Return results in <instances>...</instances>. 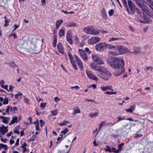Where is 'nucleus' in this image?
<instances>
[{"mask_svg": "<svg viewBox=\"0 0 153 153\" xmlns=\"http://www.w3.org/2000/svg\"><path fill=\"white\" fill-rule=\"evenodd\" d=\"M110 65L112 68L117 69L114 73V75L115 76H119L125 71L124 62L120 57L112 58V61L110 63Z\"/></svg>", "mask_w": 153, "mask_h": 153, "instance_id": "nucleus-1", "label": "nucleus"}, {"mask_svg": "<svg viewBox=\"0 0 153 153\" xmlns=\"http://www.w3.org/2000/svg\"><path fill=\"white\" fill-rule=\"evenodd\" d=\"M127 49V48H124L122 46H115L114 50L108 52V55L111 56L121 54L125 53L126 52V50Z\"/></svg>", "mask_w": 153, "mask_h": 153, "instance_id": "nucleus-2", "label": "nucleus"}, {"mask_svg": "<svg viewBox=\"0 0 153 153\" xmlns=\"http://www.w3.org/2000/svg\"><path fill=\"white\" fill-rule=\"evenodd\" d=\"M99 72L98 76L106 81L108 80L112 76L111 74L103 67L100 69Z\"/></svg>", "mask_w": 153, "mask_h": 153, "instance_id": "nucleus-3", "label": "nucleus"}, {"mask_svg": "<svg viewBox=\"0 0 153 153\" xmlns=\"http://www.w3.org/2000/svg\"><path fill=\"white\" fill-rule=\"evenodd\" d=\"M92 59L93 62H95L99 65L103 64L104 62L100 58V56L96 54H93L92 56Z\"/></svg>", "mask_w": 153, "mask_h": 153, "instance_id": "nucleus-4", "label": "nucleus"}, {"mask_svg": "<svg viewBox=\"0 0 153 153\" xmlns=\"http://www.w3.org/2000/svg\"><path fill=\"white\" fill-rule=\"evenodd\" d=\"M68 54L69 57L70 62L71 63L72 65H73V67H74L75 70H77V68L75 63L76 61L75 59H74V56H75L76 55H74V56H73L72 55L71 53L70 52V51L68 52Z\"/></svg>", "mask_w": 153, "mask_h": 153, "instance_id": "nucleus-5", "label": "nucleus"}, {"mask_svg": "<svg viewBox=\"0 0 153 153\" xmlns=\"http://www.w3.org/2000/svg\"><path fill=\"white\" fill-rule=\"evenodd\" d=\"M95 48L97 51H102L105 50V43L102 42L97 44L95 46Z\"/></svg>", "mask_w": 153, "mask_h": 153, "instance_id": "nucleus-6", "label": "nucleus"}, {"mask_svg": "<svg viewBox=\"0 0 153 153\" xmlns=\"http://www.w3.org/2000/svg\"><path fill=\"white\" fill-rule=\"evenodd\" d=\"M78 52L80 56L84 61H86L88 59V56L85 51L83 50L79 49Z\"/></svg>", "mask_w": 153, "mask_h": 153, "instance_id": "nucleus-7", "label": "nucleus"}, {"mask_svg": "<svg viewBox=\"0 0 153 153\" xmlns=\"http://www.w3.org/2000/svg\"><path fill=\"white\" fill-rule=\"evenodd\" d=\"M86 72L87 76L90 79L96 81H97L98 80V78L94 74L92 71L86 70Z\"/></svg>", "mask_w": 153, "mask_h": 153, "instance_id": "nucleus-8", "label": "nucleus"}, {"mask_svg": "<svg viewBox=\"0 0 153 153\" xmlns=\"http://www.w3.org/2000/svg\"><path fill=\"white\" fill-rule=\"evenodd\" d=\"M101 40V39L99 37H92L89 39L88 40V43L89 45H93L95 44Z\"/></svg>", "mask_w": 153, "mask_h": 153, "instance_id": "nucleus-9", "label": "nucleus"}, {"mask_svg": "<svg viewBox=\"0 0 153 153\" xmlns=\"http://www.w3.org/2000/svg\"><path fill=\"white\" fill-rule=\"evenodd\" d=\"M74 59L76 62V63L79 67V68L82 70L83 69V64L80 59L77 56H75Z\"/></svg>", "mask_w": 153, "mask_h": 153, "instance_id": "nucleus-10", "label": "nucleus"}, {"mask_svg": "<svg viewBox=\"0 0 153 153\" xmlns=\"http://www.w3.org/2000/svg\"><path fill=\"white\" fill-rule=\"evenodd\" d=\"M93 26H90L88 27H85L83 28L84 32L87 34L91 35V32Z\"/></svg>", "mask_w": 153, "mask_h": 153, "instance_id": "nucleus-11", "label": "nucleus"}, {"mask_svg": "<svg viewBox=\"0 0 153 153\" xmlns=\"http://www.w3.org/2000/svg\"><path fill=\"white\" fill-rule=\"evenodd\" d=\"M90 66L93 69L99 71H100V69L102 68L103 67V66H97V65L93 62L91 64Z\"/></svg>", "mask_w": 153, "mask_h": 153, "instance_id": "nucleus-12", "label": "nucleus"}, {"mask_svg": "<svg viewBox=\"0 0 153 153\" xmlns=\"http://www.w3.org/2000/svg\"><path fill=\"white\" fill-rule=\"evenodd\" d=\"M128 0V4L131 11V13H134V4L130 0Z\"/></svg>", "mask_w": 153, "mask_h": 153, "instance_id": "nucleus-13", "label": "nucleus"}, {"mask_svg": "<svg viewBox=\"0 0 153 153\" xmlns=\"http://www.w3.org/2000/svg\"><path fill=\"white\" fill-rule=\"evenodd\" d=\"M100 89L102 91H105L107 90H110L111 91H113V89L112 88V86L111 85L107 86H102L100 88Z\"/></svg>", "mask_w": 153, "mask_h": 153, "instance_id": "nucleus-14", "label": "nucleus"}, {"mask_svg": "<svg viewBox=\"0 0 153 153\" xmlns=\"http://www.w3.org/2000/svg\"><path fill=\"white\" fill-rule=\"evenodd\" d=\"M0 119H2L3 123L6 124H7L10 120L9 117H5L2 116H0Z\"/></svg>", "mask_w": 153, "mask_h": 153, "instance_id": "nucleus-15", "label": "nucleus"}, {"mask_svg": "<svg viewBox=\"0 0 153 153\" xmlns=\"http://www.w3.org/2000/svg\"><path fill=\"white\" fill-rule=\"evenodd\" d=\"M66 39L67 40L68 42L70 44H73V42L72 40V36L71 35L70 32L68 31L67 33Z\"/></svg>", "mask_w": 153, "mask_h": 153, "instance_id": "nucleus-16", "label": "nucleus"}, {"mask_svg": "<svg viewBox=\"0 0 153 153\" xmlns=\"http://www.w3.org/2000/svg\"><path fill=\"white\" fill-rule=\"evenodd\" d=\"M57 48L58 51L59 52L63 54H64V48L62 46L61 43L59 42L58 44Z\"/></svg>", "mask_w": 153, "mask_h": 153, "instance_id": "nucleus-17", "label": "nucleus"}, {"mask_svg": "<svg viewBox=\"0 0 153 153\" xmlns=\"http://www.w3.org/2000/svg\"><path fill=\"white\" fill-rule=\"evenodd\" d=\"M100 30L97 29H96L93 27L92 29L91 32V35H97L100 33Z\"/></svg>", "mask_w": 153, "mask_h": 153, "instance_id": "nucleus-18", "label": "nucleus"}, {"mask_svg": "<svg viewBox=\"0 0 153 153\" xmlns=\"http://www.w3.org/2000/svg\"><path fill=\"white\" fill-rule=\"evenodd\" d=\"M7 127L4 126L0 127V131L3 135H4L5 133L7 131Z\"/></svg>", "mask_w": 153, "mask_h": 153, "instance_id": "nucleus-19", "label": "nucleus"}, {"mask_svg": "<svg viewBox=\"0 0 153 153\" xmlns=\"http://www.w3.org/2000/svg\"><path fill=\"white\" fill-rule=\"evenodd\" d=\"M28 41L27 40L26 41L24 40L23 42L20 44V47H21V48H27L28 44L27 42Z\"/></svg>", "mask_w": 153, "mask_h": 153, "instance_id": "nucleus-20", "label": "nucleus"}, {"mask_svg": "<svg viewBox=\"0 0 153 153\" xmlns=\"http://www.w3.org/2000/svg\"><path fill=\"white\" fill-rule=\"evenodd\" d=\"M136 105H133L130 106L129 108L126 109V111L127 112L132 113L133 111L134 110L135 108Z\"/></svg>", "mask_w": 153, "mask_h": 153, "instance_id": "nucleus-21", "label": "nucleus"}, {"mask_svg": "<svg viewBox=\"0 0 153 153\" xmlns=\"http://www.w3.org/2000/svg\"><path fill=\"white\" fill-rule=\"evenodd\" d=\"M19 122L18 117H13L11 122L10 123L9 125H11L16 123H18Z\"/></svg>", "mask_w": 153, "mask_h": 153, "instance_id": "nucleus-22", "label": "nucleus"}, {"mask_svg": "<svg viewBox=\"0 0 153 153\" xmlns=\"http://www.w3.org/2000/svg\"><path fill=\"white\" fill-rule=\"evenodd\" d=\"M73 110L72 113L74 115L76 114L80 113L81 112L80 109L78 107H75Z\"/></svg>", "mask_w": 153, "mask_h": 153, "instance_id": "nucleus-23", "label": "nucleus"}, {"mask_svg": "<svg viewBox=\"0 0 153 153\" xmlns=\"http://www.w3.org/2000/svg\"><path fill=\"white\" fill-rule=\"evenodd\" d=\"M101 14L102 18L105 19H106L107 18V14L105 9L103 8L102 9Z\"/></svg>", "mask_w": 153, "mask_h": 153, "instance_id": "nucleus-24", "label": "nucleus"}, {"mask_svg": "<svg viewBox=\"0 0 153 153\" xmlns=\"http://www.w3.org/2000/svg\"><path fill=\"white\" fill-rule=\"evenodd\" d=\"M63 21L62 20H59L56 21V28L57 29L59 28L61 24L63 23Z\"/></svg>", "mask_w": 153, "mask_h": 153, "instance_id": "nucleus-25", "label": "nucleus"}, {"mask_svg": "<svg viewBox=\"0 0 153 153\" xmlns=\"http://www.w3.org/2000/svg\"><path fill=\"white\" fill-rule=\"evenodd\" d=\"M70 122L67 120H63L61 123H58V125L61 126H65L67 125L68 123H70Z\"/></svg>", "mask_w": 153, "mask_h": 153, "instance_id": "nucleus-26", "label": "nucleus"}, {"mask_svg": "<svg viewBox=\"0 0 153 153\" xmlns=\"http://www.w3.org/2000/svg\"><path fill=\"white\" fill-rule=\"evenodd\" d=\"M59 35L60 37H62L65 34V30L64 27H62L59 32Z\"/></svg>", "mask_w": 153, "mask_h": 153, "instance_id": "nucleus-27", "label": "nucleus"}, {"mask_svg": "<svg viewBox=\"0 0 153 153\" xmlns=\"http://www.w3.org/2000/svg\"><path fill=\"white\" fill-rule=\"evenodd\" d=\"M23 98L24 99V101L25 103L27 104L28 105H30V100L27 98L26 97L25 95L23 96Z\"/></svg>", "mask_w": 153, "mask_h": 153, "instance_id": "nucleus-28", "label": "nucleus"}, {"mask_svg": "<svg viewBox=\"0 0 153 153\" xmlns=\"http://www.w3.org/2000/svg\"><path fill=\"white\" fill-rule=\"evenodd\" d=\"M77 25V24L75 22H69L68 23L66 27H76Z\"/></svg>", "mask_w": 153, "mask_h": 153, "instance_id": "nucleus-29", "label": "nucleus"}, {"mask_svg": "<svg viewBox=\"0 0 153 153\" xmlns=\"http://www.w3.org/2000/svg\"><path fill=\"white\" fill-rule=\"evenodd\" d=\"M107 123V121L105 120L101 122L99 126V129L100 131L101 128L104 125H105Z\"/></svg>", "mask_w": 153, "mask_h": 153, "instance_id": "nucleus-30", "label": "nucleus"}, {"mask_svg": "<svg viewBox=\"0 0 153 153\" xmlns=\"http://www.w3.org/2000/svg\"><path fill=\"white\" fill-rule=\"evenodd\" d=\"M115 46L112 45L111 44H108L106 43H105V49L106 48H108L109 49H114V48Z\"/></svg>", "mask_w": 153, "mask_h": 153, "instance_id": "nucleus-31", "label": "nucleus"}, {"mask_svg": "<svg viewBox=\"0 0 153 153\" xmlns=\"http://www.w3.org/2000/svg\"><path fill=\"white\" fill-rule=\"evenodd\" d=\"M8 64L9 65V66L12 67V68H14L16 67H17L16 64L13 62H12Z\"/></svg>", "mask_w": 153, "mask_h": 153, "instance_id": "nucleus-32", "label": "nucleus"}, {"mask_svg": "<svg viewBox=\"0 0 153 153\" xmlns=\"http://www.w3.org/2000/svg\"><path fill=\"white\" fill-rule=\"evenodd\" d=\"M123 39V38L112 37L110 39L108 40L109 42H111L113 41H115L118 40H121Z\"/></svg>", "mask_w": 153, "mask_h": 153, "instance_id": "nucleus-33", "label": "nucleus"}, {"mask_svg": "<svg viewBox=\"0 0 153 153\" xmlns=\"http://www.w3.org/2000/svg\"><path fill=\"white\" fill-rule=\"evenodd\" d=\"M99 114V113L98 112L96 113H90L89 115V116L90 117H93L97 116Z\"/></svg>", "mask_w": 153, "mask_h": 153, "instance_id": "nucleus-34", "label": "nucleus"}, {"mask_svg": "<svg viewBox=\"0 0 153 153\" xmlns=\"http://www.w3.org/2000/svg\"><path fill=\"white\" fill-rule=\"evenodd\" d=\"M2 148H4L6 150H7L8 149V147L7 145L1 143L0 144V149Z\"/></svg>", "mask_w": 153, "mask_h": 153, "instance_id": "nucleus-35", "label": "nucleus"}, {"mask_svg": "<svg viewBox=\"0 0 153 153\" xmlns=\"http://www.w3.org/2000/svg\"><path fill=\"white\" fill-rule=\"evenodd\" d=\"M117 121H116V123H117L121 120L126 119L124 117H117Z\"/></svg>", "mask_w": 153, "mask_h": 153, "instance_id": "nucleus-36", "label": "nucleus"}, {"mask_svg": "<svg viewBox=\"0 0 153 153\" xmlns=\"http://www.w3.org/2000/svg\"><path fill=\"white\" fill-rule=\"evenodd\" d=\"M53 116L56 115L58 113V110L57 109H56L54 111H52L51 112Z\"/></svg>", "mask_w": 153, "mask_h": 153, "instance_id": "nucleus-37", "label": "nucleus"}, {"mask_svg": "<svg viewBox=\"0 0 153 153\" xmlns=\"http://www.w3.org/2000/svg\"><path fill=\"white\" fill-rule=\"evenodd\" d=\"M105 150L106 152H112V148H111L108 146H106V148H105Z\"/></svg>", "mask_w": 153, "mask_h": 153, "instance_id": "nucleus-38", "label": "nucleus"}, {"mask_svg": "<svg viewBox=\"0 0 153 153\" xmlns=\"http://www.w3.org/2000/svg\"><path fill=\"white\" fill-rule=\"evenodd\" d=\"M17 108L16 107H11V111L13 113H15L17 111Z\"/></svg>", "mask_w": 153, "mask_h": 153, "instance_id": "nucleus-39", "label": "nucleus"}, {"mask_svg": "<svg viewBox=\"0 0 153 153\" xmlns=\"http://www.w3.org/2000/svg\"><path fill=\"white\" fill-rule=\"evenodd\" d=\"M124 145V143H122L119 144L118 146V149L119 152L122 149V148Z\"/></svg>", "mask_w": 153, "mask_h": 153, "instance_id": "nucleus-40", "label": "nucleus"}, {"mask_svg": "<svg viewBox=\"0 0 153 153\" xmlns=\"http://www.w3.org/2000/svg\"><path fill=\"white\" fill-rule=\"evenodd\" d=\"M112 152H113L115 153H119L120 152L118 149H117L115 148L112 147Z\"/></svg>", "mask_w": 153, "mask_h": 153, "instance_id": "nucleus-41", "label": "nucleus"}, {"mask_svg": "<svg viewBox=\"0 0 153 153\" xmlns=\"http://www.w3.org/2000/svg\"><path fill=\"white\" fill-rule=\"evenodd\" d=\"M57 41V38H56V37H54V39H53V45L54 47H56V46Z\"/></svg>", "mask_w": 153, "mask_h": 153, "instance_id": "nucleus-42", "label": "nucleus"}, {"mask_svg": "<svg viewBox=\"0 0 153 153\" xmlns=\"http://www.w3.org/2000/svg\"><path fill=\"white\" fill-rule=\"evenodd\" d=\"M4 22H5L4 24V26L5 27H7L9 25V23L10 22V20H6L4 21Z\"/></svg>", "mask_w": 153, "mask_h": 153, "instance_id": "nucleus-43", "label": "nucleus"}, {"mask_svg": "<svg viewBox=\"0 0 153 153\" xmlns=\"http://www.w3.org/2000/svg\"><path fill=\"white\" fill-rule=\"evenodd\" d=\"M10 111H11V107L10 106L8 105L7 108L6 109V113H7L8 114Z\"/></svg>", "mask_w": 153, "mask_h": 153, "instance_id": "nucleus-44", "label": "nucleus"}, {"mask_svg": "<svg viewBox=\"0 0 153 153\" xmlns=\"http://www.w3.org/2000/svg\"><path fill=\"white\" fill-rule=\"evenodd\" d=\"M108 14L110 16L112 15L114 13V10L113 9H111L108 11Z\"/></svg>", "mask_w": 153, "mask_h": 153, "instance_id": "nucleus-45", "label": "nucleus"}, {"mask_svg": "<svg viewBox=\"0 0 153 153\" xmlns=\"http://www.w3.org/2000/svg\"><path fill=\"white\" fill-rule=\"evenodd\" d=\"M106 94H107L111 95L112 94H117L116 92H112L109 91H107L106 92Z\"/></svg>", "mask_w": 153, "mask_h": 153, "instance_id": "nucleus-46", "label": "nucleus"}, {"mask_svg": "<svg viewBox=\"0 0 153 153\" xmlns=\"http://www.w3.org/2000/svg\"><path fill=\"white\" fill-rule=\"evenodd\" d=\"M8 100L7 98H5L3 100V104H7L8 103Z\"/></svg>", "mask_w": 153, "mask_h": 153, "instance_id": "nucleus-47", "label": "nucleus"}, {"mask_svg": "<svg viewBox=\"0 0 153 153\" xmlns=\"http://www.w3.org/2000/svg\"><path fill=\"white\" fill-rule=\"evenodd\" d=\"M68 131V129L67 128H65L64 130L62 131H61V133L62 134H65Z\"/></svg>", "mask_w": 153, "mask_h": 153, "instance_id": "nucleus-48", "label": "nucleus"}, {"mask_svg": "<svg viewBox=\"0 0 153 153\" xmlns=\"http://www.w3.org/2000/svg\"><path fill=\"white\" fill-rule=\"evenodd\" d=\"M89 38L88 36L86 35H84L82 37V40H85L88 39Z\"/></svg>", "mask_w": 153, "mask_h": 153, "instance_id": "nucleus-49", "label": "nucleus"}, {"mask_svg": "<svg viewBox=\"0 0 153 153\" xmlns=\"http://www.w3.org/2000/svg\"><path fill=\"white\" fill-rule=\"evenodd\" d=\"M60 99L59 98V97H54V100L56 102H57L59 101L60 100Z\"/></svg>", "mask_w": 153, "mask_h": 153, "instance_id": "nucleus-50", "label": "nucleus"}, {"mask_svg": "<svg viewBox=\"0 0 153 153\" xmlns=\"http://www.w3.org/2000/svg\"><path fill=\"white\" fill-rule=\"evenodd\" d=\"M4 81L3 80H2L0 81V85L1 87L4 85Z\"/></svg>", "mask_w": 153, "mask_h": 153, "instance_id": "nucleus-51", "label": "nucleus"}, {"mask_svg": "<svg viewBox=\"0 0 153 153\" xmlns=\"http://www.w3.org/2000/svg\"><path fill=\"white\" fill-rule=\"evenodd\" d=\"M40 106L41 107L44 108L46 106V103H41L40 104Z\"/></svg>", "mask_w": 153, "mask_h": 153, "instance_id": "nucleus-52", "label": "nucleus"}, {"mask_svg": "<svg viewBox=\"0 0 153 153\" xmlns=\"http://www.w3.org/2000/svg\"><path fill=\"white\" fill-rule=\"evenodd\" d=\"M40 123L41 124V126L42 127V126L45 124V123L44 121L42 120H40Z\"/></svg>", "mask_w": 153, "mask_h": 153, "instance_id": "nucleus-53", "label": "nucleus"}, {"mask_svg": "<svg viewBox=\"0 0 153 153\" xmlns=\"http://www.w3.org/2000/svg\"><path fill=\"white\" fill-rule=\"evenodd\" d=\"M14 30H13V31H14L15 30H16L19 27V26L18 25L15 24L14 25Z\"/></svg>", "mask_w": 153, "mask_h": 153, "instance_id": "nucleus-54", "label": "nucleus"}, {"mask_svg": "<svg viewBox=\"0 0 153 153\" xmlns=\"http://www.w3.org/2000/svg\"><path fill=\"white\" fill-rule=\"evenodd\" d=\"M0 140L1 141L4 143H6L7 141V140L6 139H4L2 138H1Z\"/></svg>", "mask_w": 153, "mask_h": 153, "instance_id": "nucleus-55", "label": "nucleus"}, {"mask_svg": "<svg viewBox=\"0 0 153 153\" xmlns=\"http://www.w3.org/2000/svg\"><path fill=\"white\" fill-rule=\"evenodd\" d=\"M85 51L86 52H87L88 53L90 54L91 53V52L88 48H86L85 49Z\"/></svg>", "mask_w": 153, "mask_h": 153, "instance_id": "nucleus-56", "label": "nucleus"}, {"mask_svg": "<svg viewBox=\"0 0 153 153\" xmlns=\"http://www.w3.org/2000/svg\"><path fill=\"white\" fill-rule=\"evenodd\" d=\"M146 70L147 71H149V70H150V71H151L153 69L152 67L151 66H149V67L147 66V67H146Z\"/></svg>", "mask_w": 153, "mask_h": 153, "instance_id": "nucleus-57", "label": "nucleus"}, {"mask_svg": "<svg viewBox=\"0 0 153 153\" xmlns=\"http://www.w3.org/2000/svg\"><path fill=\"white\" fill-rule=\"evenodd\" d=\"M71 89H73L74 88H75L76 89H78L79 88V87L78 85H76L74 86H72L71 87Z\"/></svg>", "mask_w": 153, "mask_h": 153, "instance_id": "nucleus-58", "label": "nucleus"}, {"mask_svg": "<svg viewBox=\"0 0 153 153\" xmlns=\"http://www.w3.org/2000/svg\"><path fill=\"white\" fill-rule=\"evenodd\" d=\"M38 124L36 126V130L38 131H40V128H39V124L38 122Z\"/></svg>", "mask_w": 153, "mask_h": 153, "instance_id": "nucleus-59", "label": "nucleus"}, {"mask_svg": "<svg viewBox=\"0 0 153 153\" xmlns=\"http://www.w3.org/2000/svg\"><path fill=\"white\" fill-rule=\"evenodd\" d=\"M69 152V150L67 151L66 152H65V150L60 151H59L58 153H68Z\"/></svg>", "mask_w": 153, "mask_h": 153, "instance_id": "nucleus-60", "label": "nucleus"}, {"mask_svg": "<svg viewBox=\"0 0 153 153\" xmlns=\"http://www.w3.org/2000/svg\"><path fill=\"white\" fill-rule=\"evenodd\" d=\"M23 149L22 153H24L27 151L26 147L22 148Z\"/></svg>", "mask_w": 153, "mask_h": 153, "instance_id": "nucleus-61", "label": "nucleus"}, {"mask_svg": "<svg viewBox=\"0 0 153 153\" xmlns=\"http://www.w3.org/2000/svg\"><path fill=\"white\" fill-rule=\"evenodd\" d=\"M19 139L18 138L17 139L16 142L15 144V146H17L19 145Z\"/></svg>", "mask_w": 153, "mask_h": 153, "instance_id": "nucleus-62", "label": "nucleus"}, {"mask_svg": "<svg viewBox=\"0 0 153 153\" xmlns=\"http://www.w3.org/2000/svg\"><path fill=\"white\" fill-rule=\"evenodd\" d=\"M8 86L7 85H3L2 87L4 89L6 90L7 91H8Z\"/></svg>", "mask_w": 153, "mask_h": 153, "instance_id": "nucleus-63", "label": "nucleus"}, {"mask_svg": "<svg viewBox=\"0 0 153 153\" xmlns=\"http://www.w3.org/2000/svg\"><path fill=\"white\" fill-rule=\"evenodd\" d=\"M128 27H129V28L130 30L132 32H134V29L131 26V25H130Z\"/></svg>", "mask_w": 153, "mask_h": 153, "instance_id": "nucleus-64", "label": "nucleus"}]
</instances>
